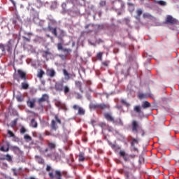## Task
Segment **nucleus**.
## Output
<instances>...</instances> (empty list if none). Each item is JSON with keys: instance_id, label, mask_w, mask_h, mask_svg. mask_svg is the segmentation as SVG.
I'll return each instance as SVG.
<instances>
[{"instance_id": "f257e3e1", "label": "nucleus", "mask_w": 179, "mask_h": 179, "mask_svg": "<svg viewBox=\"0 0 179 179\" xmlns=\"http://www.w3.org/2000/svg\"><path fill=\"white\" fill-rule=\"evenodd\" d=\"M58 124H62V121L57 114L55 115V119L52 120L50 122V128L52 131H57L58 129Z\"/></svg>"}, {"instance_id": "f03ea898", "label": "nucleus", "mask_w": 179, "mask_h": 179, "mask_svg": "<svg viewBox=\"0 0 179 179\" xmlns=\"http://www.w3.org/2000/svg\"><path fill=\"white\" fill-rule=\"evenodd\" d=\"M142 129V127L139 125V122L136 120H133L131 122V131L134 134H138Z\"/></svg>"}, {"instance_id": "7ed1b4c3", "label": "nucleus", "mask_w": 179, "mask_h": 179, "mask_svg": "<svg viewBox=\"0 0 179 179\" xmlns=\"http://www.w3.org/2000/svg\"><path fill=\"white\" fill-rule=\"evenodd\" d=\"M130 145L131 146V150L133 152H139V150H138V148H136V145H139V138H135L134 137H131Z\"/></svg>"}, {"instance_id": "20e7f679", "label": "nucleus", "mask_w": 179, "mask_h": 179, "mask_svg": "<svg viewBox=\"0 0 179 179\" xmlns=\"http://www.w3.org/2000/svg\"><path fill=\"white\" fill-rule=\"evenodd\" d=\"M119 155L121 157H123L124 162H129V157L130 159H135V157H136L135 155H130L129 157H127V153H125L124 150H120Z\"/></svg>"}, {"instance_id": "39448f33", "label": "nucleus", "mask_w": 179, "mask_h": 179, "mask_svg": "<svg viewBox=\"0 0 179 179\" xmlns=\"http://www.w3.org/2000/svg\"><path fill=\"white\" fill-rule=\"evenodd\" d=\"M45 101H48V95H47V94H43L42 96L38 99V104L42 110L44 108V105H43V103Z\"/></svg>"}, {"instance_id": "423d86ee", "label": "nucleus", "mask_w": 179, "mask_h": 179, "mask_svg": "<svg viewBox=\"0 0 179 179\" xmlns=\"http://www.w3.org/2000/svg\"><path fill=\"white\" fill-rule=\"evenodd\" d=\"M4 47L6 51H8V52L12 54V51L13 50V44H12L11 41H9Z\"/></svg>"}, {"instance_id": "0eeeda50", "label": "nucleus", "mask_w": 179, "mask_h": 179, "mask_svg": "<svg viewBox=\"0 0 179 179\" xmlns=\"http://www.w3.org/2000/svg\"><path fill=\"white\" fill-rule=\"evenodd\" d=\"M46 75L47 76H49V78H54L55 75H57V73L53 69H48L46 70Z\"/></svg>"}, {"instance_id": "6e6552de", "label": "nucleus", "mask_w": 179, "mask_h": 179, "mask_svg": "<svg viewBox=\"0 0 179 179\" xmlns=\"http://www.w3.org/2000/svg\"><path fill=\"white\" fill-rule=\"evenodd\" d=\"M166 22V23H170V24H176V23H177V20L173 18L171 15H168Z\"/></svg>"}, {"instance_id": "1a4fd4ad", "label": "nucleus", "mask_w": 179, "mask_h": 179, "mask_svg": "<svg viewBox=\"0 0 179 179\" xmlns=\"http://www.w3.org/2000/svg\"><path fill=\"white\" fill-rule=\"evenodd\" d=\"M55 89L57 92H62L64 90V84L57 83L55 85Z\"/></svg>"}, {"instance_id": "9d476101", "label": "nucleus", "mask_w": 179, "mask_h": 179, "mask_svg": "<svg viewBox=\"0 0 179 179\" xmlns=\"http://www.w3.org/2000/svg\"><path fill=\"white\" fill-rule=\"evenodd\" d=\"M9 142H6V145H1L0 148V150L1 152H9Z\"/></svg>"}, {"instance_id": "9b49d317", "label": "nucleus", "mask_w": 179, "mask_h": 179, "mask_svg": "<svg viewBox=\"0 0 179 179\" xmlns=\"http://www.w3.org/2000/svg\"><path fill=\"white\" fill-rule=\"evenodd\" d=\"M104 118H106L107 121H110V122H114V117H113V116H111V114L108 113H106L104 114Z\"/></svg>"}, {"instance_id": "f8f14e48", "label": "nucleus", "mask_w": 179, "mask_h": 179, "mask_svg": "<svg viewBox=\"0 0 179 179\" xmlns=\"http://www.w3.org/2000/svg\"><path fill=\"white\" fill-rule=\"evenodd\" d=\"M36 103V99L28 100L27 104L30 108H34V104Z\"/></svg>"}, {"instance_id": "ddd939ff", "label": "nucleus", "mask_w": 179, "mask_h": 179, "mask_svg": "<svg viewBox=\"0 0 179 179\" xmlns=\"http://www.w3.org/2000/svg\"><path fill=\"white\" fill-rule=\"evenodd\" d=\"M48 30L51 31V33L54 35L55 37H57L58 36V34L57 32V28H54L52 27H48Z\"/></svg>"}, {"instance_id": "4468645a", "label": "nucleus", "mask_w": 179, "mask_h": 179, "mask_svg": "<svg viewBox=\"0 0 179 179\" xmlns=\"http://www.w3.org/2000/svg\"><path fill=\"white\" fill-rule=\"evenodd\" d=\"M35 159H36L37 163H38V164H45V161H44V159H43V157H41L38 155H36Z\"/></svg>"}, {"instance_id": "2eb2a0df", "label": "nucleus", "mask_w": 179, "mask_h": 179, "mask_svg": "<svg viewBox=\"0 0 179 179\" xmlns=\"http://www.w3.org/2000/svg\"><path fill=\"white\" fill-rule=\"evenodd\" d=\"M17 73L21 79H23V80H26V73L23 71L17 70Z\"/></svg>"}, {"instance_id": "dca6fc26", "label": "nucleus", "mask_w": 179, "mask_h": 179, "mask_svg": "<svg viewBox=\"0 0 179 179\" xmlns=\"http://www.w3.org/2000/svg\"><path fill=\"white\" fill-rule=\"evenodd\" d=\"M110 105L106 103H99V110H108Z\"/></svg>"}, {"instance_id": "f3484780", "label": "nucleus", "mask_w": 179, "mask_h": 179, "mask_svg": "<svg viewBox=\"0 0 179 179\" xmlns=\"http://www.w3.org/2000/svg\"><path fill=\"white\" fill-rule=\"evenodd\" d=\"M13 152H15V153H17V155H20L22 153V150H20V148L17 146H13L11 148Z\"/></svg>"}, {"instance_id": "a211bd4d", "label": "nucleus", "mask_w": 179, "mask_h": 179, "mask_svg": "<svg viewBox=\"0 0 179 179\" xmlns=\"http://www.w3.org/2000/svg\"><path fill=\"white\" fill-rule=\"evenodd\" d=\"M154 3H157L158 5H160V6H166V5H167V2L162 0H155Z\"/></svg>"}, {"instance_id": "6ab92c4d", "label": "nucleus", "mask_w": 179, "mask_h": 179, "mask_svg": "<svg viewBox=\"0 0 179 179\" xmlns=\"http://www.w3.org/2000/svg\"><path fill=\"white\" fill-rule=\"evenodd\" d=\"M75 85L76 87H78V89H79L80 92H81V93H83V90L82 89V82L75 81Z\"/></svg>"}, {"instance_id": "aec40b11", "label": "nucleus", "mask_w": 179, "mask_h": 179, "mask_svg": "<svg viewBox=\"0 0 179 179\" xmlns=\"http://www.w3.org/2000/svg\"><path fill=\"white\" fill-rule=\"evenodd\" d=\"M29 126L31 127V128H37L38 127L37 121H36L35 119H31Z\"/></svg>"}, {"instance_id": "412c9836", "label": "nucleus", "mask_w": 179, "mask_h": 179, "mask_svg": "<svg viewBox=\"0 0 179 179\" xmlns=\"http://www.w3.org/2000/svg\"><path fill=\"white\" fill-rule=\"evenodd\" d=\"M137 15L135 16V18L136 20H139L141 19V15H142L143 11L142 9L139 8L136 10Z\"/></svg>"}, {"instance_id": "4be33fe9", "label": "nucleus", "mask_w": 179, "mask_h": 179, "mask_svg": "<svg viewBox=\"0 0 179 179\" xmlns=\"http://www.w3.org/2000/svg\"><path fill=\"white\" fill-rule=\"evenodd\" d=\"M45 73L44 72V71H43V69H40L38 71L37 78H39V79H42L43 78V76L45 75Z\"/></svg>"}, {"instance_id": "5701e85b", "label": "nucleus", "mask_w": 179, "mask_h": 179, "mask_svg": "<svg viewBox=\"0 0 179 179\" xmlns=\"http://www.w3.org/2000/svg\"><path fill=\"white\" fill-rule=\"evenodd\" d=\"M62 51L64 53V55L66 57H68V55H69V54H71V52H72V50L68 49V48H64Z\"/></svg>"}, {"instance_id": "b1692460", "label": "nucleus", "mask_w": 179, "mask_h": 179, "mask_svg": "<svg viewBox=\"0 0 179 179\" xmlns=\"http://www.w3.org/2000/svg\"><path fill=\"white\" fill-rule=\"evenodd\" d=\"M21 89H22L23 90H27V89H29V84L26 82L22 83Z\"/></svg>"}, {"instance_id": "393cba45", "label": "nucleus", "mask_w": 179, "mask_h": 179, "mask_svg": "<svg viewBox=\"0 0 179 179\" xmlns=\"http://www.w3.org/2000/svg\"><path fill=\"white\" fill-rule=\"evenodd\" d=\"M150 103H149V101H145L143 104H142V108H149V107H150Z\"/></svg>"}, {"instance_id": "a878e982", "label": "nucleus", "mask_w": 179, "mask_h": 179, "mask_svg": "<svg viewBox=\"0 0 179 179\" xmlns=\"http://www.w3.org/2000/svg\"><path fill=\"white\" fill-rule=\"evenodd\" d=\"M78 162H85V154L83 152L79 154Z\"/></svg>"}, {"instance_id": "bb28decb", "label": "nucleus", "mask_w": 179, "mask_h": 179, "mask_svg": "<svg viewBox=\"0 0 179 179\" xmlns=\"http://www.w3.org/2000/svg\"><path fill=\"white\" fill-rule=\"evenodd\" d=\"M90 108H91L92 110H97L98 108L99 110V103L91 104L90 106Z\"/></svg>"}, {"instance_id": "cd10ccee", "label": "nucleus", "mask_w": 179, "mask_h": 179, "mask_svg": "<svg viewBox=\"0 0 179 179\" xmlns=\"http://www.w3.org/2000/svg\"><path fill=\"white\" fill-rule=\"evenodd\" d=\"M138 99H140V100H143V99H148V95L146 94L140 93L138 94Z\"/></svg>"}, {"instance_id": "c85d7f7f", "label": "nucleus", "mask_w": 179, "mask_h": 179, "mask_svg": "<svg viewBox=\"0 0 179 179\" xmlns=\"http://www.w3.org/2000/svg\"><path fill=\"white\" fill-rule=\"evenodd\" d=\"M48 55H51V52L50 50L43 51V58H47V57H48Z\"/></svg>"}, {"instance_id": "c756f323", "label": "nucleus", "mask_w": 179, "mask_h": 179, "mask_svg": "<svg viewBox=\"0 0 179 179\" xmlns=\"http://www.w3.org/2000/svg\"><path fill=\"white\" fill-rule=\"evenodd\" d=\"M63 73L65 76V79H67L68 80L69 79H71V77L69 76V73H68V71L66 69L63 70Z\"/></svg>"}, {"instance_id": "7c9ffc66", "label": "nucleus", "mask_w": 179, "mask_h": 179, "mask_svg": "<svg viewBox=\"0 0 179 179\" xmlns=\"http://www.w3.org/2000/svg\"><path fill=\"white\" fill-rule=\"evenodd\" d=\"M135 113H137V114H141V106H136L134 108Z\"/></svg>"}, {"instance_id": "2f4dec72", "label": "nucleus", "mask_w": 179, "mask_h": 179, "mask_svg": "<svg viewBox=\"0 0 179 179\" xmlns=\"http://www.w3.org/2000/svg\"><path fill=\"white\" fill-rule=\"evenodd\" d=\"M85 109H83L81 107L78 108V115H85Z\"/></svg>"}, {"instance_id": "473e14b6", "label": "nucleus", "mask_w": 179, "mask_h": 179, "mask_svg": "<svg viewBox=\"0 0 179 179\" xmlns=\"http://www.w3.org/2000/svg\"><path fill=\"white\" fill-rule=\"evenodd\" d=\"M110 146L114 150H120V149H121V148H120V146L117 145L116 144H110Z\"/></svg>"}, {"instance_id": "72a5a7b5", "label": "nucleus", "mask_w": 179, "mask_h": 179, "mask_svg": "<svg viewBox=\"0 0 179 179\" xmlns=\"http://www.w3.org/2000/svg\"><path fill=\"white\" fill-rule=\"evenodd\" d=\"M103 52H99L97 53L96 55V58L97 59H99V61H102L103 60Z\"/></svg>"}, {"instance_id": "f704fd0d", "label": "nucleus", "mask_w": 179, "mask_h": 179, "mask_svg": "<svg viewBox=\"0 0 179 179\" xmlns=\"http://www.w3.org/2000/svg\"><path fill=\"white\" fill-rule=\"evenodd\" d=\"M48 148H49V149H55V148H56V145H55V143H50V142H49L48 143Z\"/></svg>"}, {"instance_id": "c9c22d12", "label": "nucleus", "mask_w": 179, "mask_h": 179, "mask_svg": "<svg viewBox=\"0 0 179 179\" xmlns=\"http://www.w3.org/2000/svg\"><path fill=\"white\" fill-rule=\"evenodd\" d=\"M120 103L122 104H124V106H126V107H129V106H131V104H129V103L127 102V101H125V99H121Z\"/></svg>"}, {"instance_id": "e433bc0d", "label": "nucleus", "mask_w": 179, "mask_h": 179, "mask_svg": "<svg viewBox=\"0 0 179 179\" xmlns=\"http://www.w3.org/2000/svg\"><path fill=\"white\" fill-rule=\"evenodd\" d=\"M3 159L4 160H7V162H12V156L9 154H7Z\"/></svg>"}, {"instance_id": "4c0bfd02", "label": "nucleus", "mask_w": 179, "mask_h": 179, "mask_svg": "<svg viewBox=\"0 0 179 179\" xmlns=\"http://www.w3.org/2000/svg\"><path fill=\"white\" fill-rule=\"evenodd\" d=\"M57 50H58L59 51H63V50H64V46L62 45V43H57Z\"/></svg>"}, {"instance_id": "58836bf2", "label": "nucleus", "mask_w": 179, "mask_h": 179, "mask_svg": "<svg viewBox=\"0 0 179 179\" xmlns=\"http://www.w3.org/2000/svg\"><path fill=\"white\" fill-rule=\"evenodd\" d=\"M36 6L37 8H41L43 6V1L41 0H36Z\"/></svg>"}, {"instance_id": "ea45409f", "label": "nucleus", "mask_w": 179, "mask_h": 179, "mask_svg": "<svg viewBox=\"0 0 179 179\" xmlns=\"http://www.w3.org/2000/svg\"><path fill=\"white\" fill-rule=\"evenodd\" d=\"M63 90L64 92V94H68V92H69V86H64L63 87Z\"/></svg>"}, {"instance_id": "a19ab883", "label": "nucleus", "mask_w": 179, "mask_h": 179, "mask_svg": "<svg viewBox=\"0 0 179 179\" xmlns=\"http://www.w3.org/2000/svg\"><path fill=\"white\" fill-rule=\"evenodd\" d=\"M8 134L10 135V138H15V134H13V132H12V131L8 130Z\"/></svg>"}, {"instance_id": "79ce46f5", "label": "nucleus", "mask_w": 179, "mask_h": 179, "mask_svg": "<svg viewBox=\"0 0 179 179\" xmlns=\"http://www.w3.org/2000/svg\"><path fill=\"white\" fill-rule=\"evenodd\" d=\"M24 139H25L26 141H31V137L30 136H29L28 134H26L24 136Z\"/></svg>"}, {"instance_id": "37998d69", "label": "nucleus", "mask_w": 179, "mask_h": 179, "mask_svg": "<svg viewBox=\"0 0 179 179\" xmlns=\"http://www.w3.org/2000/svg\"><path fill=\"white\" fill-rule=\"evenodd\" d=\"M76 99H77L78 100H80V99H82V95L79 93H76Z\"/></svg>"}, {"instance_id": "c03bdc74", "label": "nucleus", "mask_w": 179, "mask_h": 179, "mask_svg": "<svg viewBox=\"0 0 179 179\" xmlns=\"http://www.w3.org/2000/svg\"><path fill=\"white\" fill-rule=\"evenodd\" d=\"M20 134H26V129L24 128V127H21Z\"/></svg>"}, {"instance_id": "a18cd8bd", "label": "nucleus", "mask_w": 179, "mask_h": 179, "mask_svg": "<svg viewBox=\"0 0 179 179\" xmlns=\"http://www.w3.org/2000/svg\"><path fill=\"white\" fill-rule=\"evenodd\" d=\"M16 99H17V100L18 101H20V102L23 101V98H22V96H17L16 97Z\"/></svg>"}, {"instance_id": "49530a36", "label": "nucleus", "mask_w": 179, "mask_h": 179, "mask_svg": "<svg viewBox=\"0 0 179 179\" xmlns=\"http://www.w3.org/2000/svg\"><path fill=\"white\" fill-rule=\"evenodd\" d=\"M99 5L100 6H106V1H101Z\"/></svg>"}, {"instance_id": "de8ad7c7", "label": "nucleus", "mask_w": 179, "mask_h": 179, "mask_svg": "<svg viewBox=\"0 0 179 179\" xmlns=\"http://www.w3.org/2000/svg\"><path fill=\"white\" fill-rule=\"evenodd\" d=\"M0 49L1 50V51H5V45L2 43H0Z\"/></svg>"}, {"instance_id": "09e8293b", "label": "nucleus", "mask_w": 179, "mask_h": 179, "mask_svg": "<svg viewBox=\"0 0 179 179\" xmlns=\"http://www.w3.org/2000/svg\"><path fill=\"white\" fill-rule=\"evenodd\" d=\"M139 131L141 133V136H145V130L143 129H141Z\"/></svg>"}, {"instance_id": "8fccbe9b", "label": "nucleus", "mask_w": 179, "mask_h": 179, "mask_svg": "<svg viewBox=\"0 0 179 179\" xmlns=\"http://www.w3.org/2000/svg\"><path fill=\"white\" fill-rule=\"evenodd\" d=\"M73 110H79V108H80V107H79L78 105H73Z\"/></svg>"}, {"instance_id": "3c124183", "label": "nucleus", "mask_w": 179, "mask_h": 179, "mask_svg": "<svg viewBox=\"0 0 179 179\" xmlns=\"http://www.w3.org/2000/svg\"><path fill=\"white\" fill-rule=\"evenodd\" d=\"M102 64L104 66H108V62H103L102 63Z\"/></svg>"}, {"instance_id": "603ef678", "label": "nucleus", "mask_w": 179, "mask_h": 179, "mask_svg": "<svg viewBox=\"0 0 179 179\" xmlns=\"http://www.w3.org/2000/svg\"><path fill=\"white\" fill-rule=\"evenodd\" d=\"M59 57L60 58H66L67 56H66L65 55H59Z\"/></svg>"}, {"instance_id": "864d4df0", "label": "nucleus", "mask_w": 179, "mask_h": 179, "mask_svg": "<svg viewBox=\"0 0 179 179\" xmlns=\"http://www.w3.org/2000/svg\"><path fill=\"white\" fill-rule=\"evenodd\" d=\"M87 85H88L89 86H90V85H92V81H90V80H87Z\"/></svg>"}, {"instance_id": "5fc2aeb1", "label": "nucleus", "mask_w": 179, "mask_h": 179, "mask_svg": "<svg viewBox=\"0 0 179 179\" xmlns=\"http://www.w3.org/2000/svg\"><path fill=\"white\" fill-rule=\"evenodd\" d=\"M12 3L13 4L14 6H16V2L15 1L11 0Z\"/></svg>"}, {"instance_id": "6e6d98bb", "label": "nucleus", "mask_w": 179, "mask_h": 179, "mask_svg": "<svg viewBox=\"0 0 179 179\" xmlns=\"http://www.w3.org/2000/svg\"><path fill=\"white\" fill-rule=\"evenodd\" d=\"M45 135H50V131H46V132H45Z\"/></svg>"}, {"instance_id": "4d7b16f0", "label": "nucleus", "mask_w": 179, "mask_h": 179, "mask_svg": "<svg viewBox=\"0 0 179 179\" xmlns=\"http://www.w3.org/2000/svg\"><path fill=\"white\" fill-rule=\"evenodd\" d=\"M48 152V148L45 149V153H47Z\"/></svg>"}, {"instance_id": "13d9d810", "label": "nucleus", "mask_w": 179, "mask_h": 179, "mask_svg": "<svg viewBox=\"0 0 179 179\" xmlns=\"http://www.w3.org/2000/svg\"><path fill=\"white\" fill-rule=\"evenodd\" d=\"M99 43H103V41L101 39L99 40Z\"/></svg>"}, {"instance_id": "bf43d9fd", "label": "nucleus", "mask_w": 179, "mask_h": 179, "mask_svg": "<svg viewBox=\"0 0 179 179\" xmlns=\"http://www.w3.org/2000/svg\"><path fill=\"white\" fill-rule=\"evenodd\" d=\"M89 27V25L85 26V29H87Z\"/></svg>"}, {"instance_id": "052dcab7", "label": "nucleus", "mask_w": 179, "mask_h": 179, "mask_svg": "<svg viewBox=\"0 0 179 179\" xmlns=\"http://www.w3.org/2000/svg\"><path fill=\"white\" fill-rule=\"evenodd\" d=\"M108 131H111V129H108Z\"/></svg>"}, {"instance_id": "680f3d73", "label": "nucleus", "mask_w": 179, "mask_h": 179, "mask_svg": "<svg viewBox=\"0 0 179 179\" xmlns=\"http://www.w3.org/2000/svg\"><path fill=\"white\" fill-rule=\"evenodd\" d=\"M128 177H129V176H128V174H127V178H128Z\"/></svg>"}, {"instance_id": "e2e57ef3", "label": "nucleus", "mask_w": 179, "mask_h": 179, "mask_svg": "<svg viewBox=\"0 0 179 179\" xmlns=\"http://www.w3.org/2000/svg\"><path fill=\"white\" fill-rule=\"evenodd\" d=\"M15 176H16V173H15Z\"/></svg>"}, {"instance_id": "0e129e2a", "label": "nucleus", "mask_w": 179, "mask_h": 179, "mask_svg": "<svg viewBox=\"0 0 179 179\" xmlns=\"http://www.w3.org/2000/svg\"><path fill=\"white\" fill-rule=\"evenodd\" d=\"M141 1H143V0H141Z\"/></svg>"}, {"instance_id": "69168bd1", "label": "nucleus", "mask_w": 179, "mask_h": 179, "mask_svg": "<svg viewBox=\"0 0 179 179\" xmlns=\"http://www.w3.org/2000/svg\"><path fill=\"white\" fill-rule=\"evenodd\" d=\"M0 58H1V56H0Z\"/></svg>"}]
</instances>
